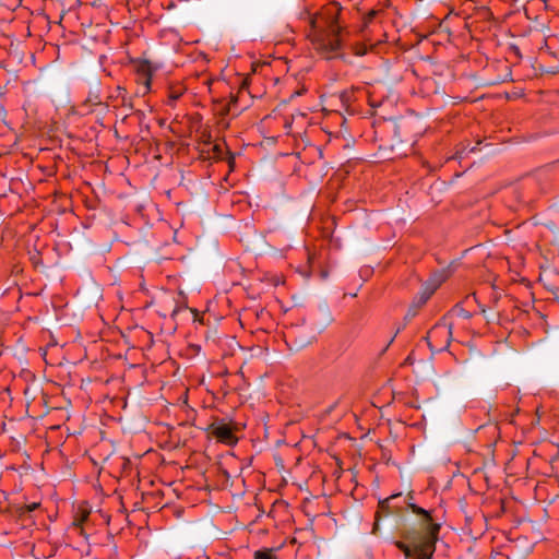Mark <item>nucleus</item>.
<instances>
[{
	"mask_svg": "<svg viewBox=\"0 0 559 559\" xmlns=\"http://www.w3.org/2000/svg\"><path fill=\"white\" fill-rule=\"evenodd\" d=\"M377 14V11L372 10L370 11L365 17H364V25H368L369 23H371V21L374 19Z\"/></svg>",
	"mask_w": 559,
	"mask_h": 559,
	"instance_id": "obj_13",
	"label": "nucleus"
},
{
	"mask_svg": "<svg viewBox=\"0 0 559 559\" xmlns=\"http://www.w3.org/2000/svg\"><path fill=\"white\" fill-rule=\"evenodd\" d=\"M454 314H456V316H459V317H461V318H463V319H469V318H471V312H469V311H467V310H465L464 308H462V307H460V306H455V307L451 310V312L449 313V316H447V317H448V319H449L451 316H454Z\"/></svg>",
	"mask_w": 559,
	"mask_h": 559,
	"instance_id": "obj_10",
	"label": "nucleus"
},
{
	"mask_svg": "<svg viewBox=\"0 0 559 559\" xmlns=\"http://www.w3.org/2000/svg\"><path fill=\"white\" fill-rule=\"evenodd\" d=\"M407 506L415 514L421 516V521L418 528L405 532V540L395 542V546L407 559H429L435 552L440 526L432 522L427 510L413 503Z\"/></svg>",
	"mask_w": 559,
	"mask_h": 559,
	"instance_id": "obj_2",
	"label": "nucleus"
},
{
	"mask_svg": "<svg viewBox=\"0 0 559 559\" xmlns=\"http://www.w3.org/2000/svg\"><path fill=\"white\" fill-rule=\"evenodd\" d=\"M419 309H416V307L414 306V304L411 305V307L408 308L407 310V313H406V319H412L414 318L416 314H417V311Z\"/></svg>",
	"mask_w": 559,
	"mask_h": 559,
	"instance_id": "obj_14",
	"label": "nucleus"
},
{
	"mask_svg": "<svg viewBox=\"0 0 559 559\" xmlns=\"http://www.w3.org/2000/svg\"><path fill=\"white\" fill-rule=\"evenodd\" d=\"M340 10L336 3H330L312 15L310 20L309 37L314 49L326 59L335 57L341 49Z\"/></svg>",
	"mask_w": 559,
	"mask_h": 559,
	"instance_id": "obj_1",
	"label": "nucleus"
},
{
	"mask_svg": "<svg viewBox=\"0 0 559 559\" xmlns=\"http://www.w3.org/2000/svg\"><path fill=\"white\" fill-rule=\"evenodd\" d=\"M442 280L435 281L433 283H429L424 287V289L419 293L418 296L415 297L413 304L416 309H420L428 299L433 295L435 290L438 288Z\"/></svg>",
	"mask_w": 559,
	"mask_h": 559,
	"instance_id": "obj_8",
	"label": "nucleus"
},
{
	"mask_svg": "<svg viewBox=\"0 0 559 559\" xmlns=\"http://www.w3.org/2000/svg\"><path fill=\"white\" fill-rule=\"evenodd\" d=\"M323 312L324 319L322 322H318L316 312H310L302 320L301 324H296L288 329L286 336L297 349L311 344L317 334L321 333L332 322L329 310L325 309Z\"/></svg>",
	"mask_w": 559,
	"mask_h": 559,
	"instance_id": "obj_3",
	"label": "nucleus"
},
{
	"mask_svg": "<svg viewBox=\"0 0 559 559\" xmlns=\"http://www.w3.org/2000/svg\"><path fill=\"white\" fill-rule=\"evenodd\" d=\"M37 507H38V503L34 502V503L27 506V510L34 511Z\"/></svg>",
	"mask_w": 559,
	"mask_h": 559,
	"instance_id": "obj_16",
	"label": "nucleus"
},
{
	"mask_svg": "<svg viewBox=\"0 0 559 559\" xmlns=\"http://www.w3.org/2000/svg\"><path fill=\"white\" fill-rule=\"evenodd\" d=\"M254 559H278L271 548H264L254 552Z\"/></svg>",
	"mask_w": 559,
	"mask_h": 559,
	"instance_id": "obj_9",
	"label": "nucleus"
},
{
	"mask_svg": "<svg viewBox=\"0 0 559 559\" xmlns=\"http://www.w3.org/2000/svg\"><path fill=\"white\" fill-rule=\"evenodd\" d=\"M206 430L218 442L224 443L228 447H234L238 442V438L234 432V428L231 427L230 424L225 423L223 419L211 424Z\"/></svg>",
	"mask_w": 559,
	"mask_h": 559,
	"instance_id": "obj_6",
	"label": "nucleus"
},
{
	"mask_svg": "<svg viewBox=\"0 0 559 559\" xmlns=\"http://www.w3.org/2000/svg\"><path fill=\"white\" fill-rule=\"evenodd\" d=\"M452 337V323L448 321V317H443L427 333V341L431 348L442 350L449 347Z\"/></svg>",
	"mask_w": 559,
	"mask_h": 559,
	"instance_id": "obj_4",
	"label": "nucleus"
},
{
	"mask_svg": "<svg viewBox=\"0 0 559 559\" xmlns=\"http://www.w3.org/2000/svg\"><path fill=\"white\" fill-rule=\"evenodd\" d=\"M116 92H117V98H121V104L122 105H126V100H127V91L126 88L121 87V86H117L116 88Z\"/></svg>",
	"mask_w": 559,
	"mask_h": 559,
	"instance_id": "obj_12",
	"label": "nucleus"
},
{
	"mask_svg": "<svg viewBox=\"0 0 559 559\" xmlns=\"http://www.w3.org/2000/svg\"><path fill=\"white\" fill-rule=\"evenodd\" d=\"M340 97H341L342 102H348L349 98H350V93L349 92H343V93H341Z\"/></svg>",
	"mask_w": 559,
	"mask_h": 559,
	"instance_id": "obj_15",
	"label": "nucleus"
},
{
	"mask_svg": "<svg viewBox=\"0 0 559 559\" xmlns=\"http://www.w3.org/2000/svg\"><path fill=\"white\" fill-rule=\"evenodd\" d=\"M134 66L138 84L136 94L144 96L151 91L152 76L156 69L148 60H136Z\"/></svg>",
	"mask_w": 559,
	"mask_h": 559,
	"instance_id": "obj_5",
	"label": "nucleus"
},
{
	"mask_svg": "<svg viewBox=\"0 0 559 559\" xmlns=\"http://www.w3.org/2000/svg\"><path fill=\"white\" fill-rule=\"evenodd\" d=\"M406 504V497L402 493H395L379 502V511L377 514L388 515L390 513H399Z\"/></svg>",
	"mask_w": 559,
	"mask_h": 559,
	"instance_id": "obj_7",
	"label": "nucleus"
},
{
	"mask_svg": "<svg viewBox=\"0 0 559 559\" xmlns=\"http://www.w3.org/2000/svg\"><path fill=\"white\" fill-rule=\"evenodd\" d=\"M181 95H182L181 91H170L168 94L167 105L174 106L175 103L181 97Z\"/></svg>",
	"mask_w": 559,
	"mask_h": 559,
	"instance_id": "obj_11",
	"label": "nucleus"
}]
</instances>
